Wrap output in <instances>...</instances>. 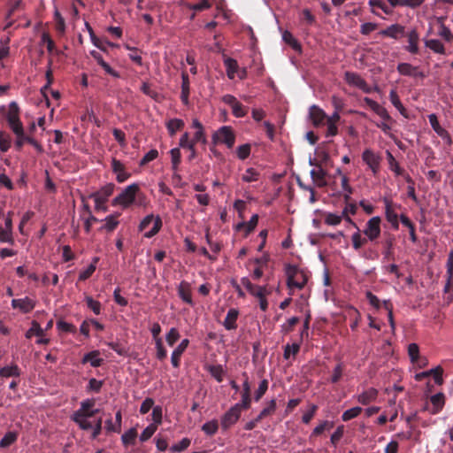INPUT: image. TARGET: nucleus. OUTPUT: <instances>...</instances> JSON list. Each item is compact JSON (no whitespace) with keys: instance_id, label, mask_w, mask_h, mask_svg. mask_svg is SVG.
<instances>
[{"instance_id":"f257e3e1","label":"nucleus","mask_w":453,"mask_h":453,"mask_svg":"<svg viewBox=\"0 0 453 453\" xmlns=\"http://www.w3.org/2000/svg\"><path fill=\"white\" fill-rule=\"evenodd\" d=\"M95 400L87 399L81 403V408L73 414V420L79 425L82 430H88L92 428V424L88 420V418L93 417L99 411H89V408L94 407Z\"/></svg>"},{"instance_id":"f03ea898","label":"nucleus","mask_w":453,"mask_h":453,"mask_svg":"<svg viewBox=\"0 0 453 453\" xmlns=\"http://www.w3.org/2000/svg\"><path fill=\"white\" fill-rule=\"evenodd\" d=\"M287 283L289 288H303L308 281L309 275L304 270L288 265L286 267Z\"/></svg>"},{"instance_id":"7ed1b4c3","label":"nucleus","mask_w":453,"mask_h":453,"mask_svg":"<svg viewBox=\"0 0 453 453\" xmlns=\"http://www.w3.org/2000/svg\"><path fill=\"white\" fill-rule=\"evenodd\" d=\"M140 188L135 183L127 186L118 196L113 199V204L121 205L124 208L128 207L138 194Z\"/></svg>"},{"instance_id":"20e7f679","label":"nucleus","mask_w":453,"mask_h":453,"mask_svg":"<svg viewBox=\"0 0 453 453\" xmlns=\"http://www.w3.org/2000/svg\"><path fill=\"white\" fill-rule=\"evenodd\" d=\"M380 218L372 217L365 224L363 234L370 242H375L380 235Z\"/></svg>"},{"instance_id":"39448f33","label":"nucleus","mask_w":453,"mask_h":453,"mask_svg":"<svg viewBox=\"0 0 453 453\" xmlns=\"http://www.w3.org/2000/svg\"><path fill=\"white\" fill-rule=\"evenodd\" d=\"M212 141L214 143H225L228 148H232L234 144L235 137L231 127L224 126L214 133Z\"/></svg>"},{"instance_id":"423d86ee","label":"nucleus","mask_w":453,"mask_h":453,"mask_svg":"<svg viewBox=\"0 0 453 453\" xmlns=\"http://www.w3.org/2000/svg\"><path fill=\"white\" fill-rule=\"evenodd\" d=\"M242 410L240 403H235L232 406L221 418L222 427L227 429L234 425L239 419Z\"/></svg>"},{"instance_id":"0eeeda50","label":"nucleus","mask_w":453,"mask_h":453,"mask_svg":"<svg viewBox=\"0 0 453 453\" xmlns=\"http://www.w3.org/2000/svg\"><path fill=\"white\" fill-rule=\"evenodd\" d=\"M309 119L318 127L325 124L326 114L320 107L313 104L309 108Z\"/></svg>"},{"instance_id":"6e6552de","label":"nucleus","mask_w":453,"mask_h":453,"mask_svg":"<svg viewBox=\"0 0 453 453\" xmlns=\"http://www.w3.org/2000/svg\"><path fill=\"white\" fill-rule=\"evenodd\" d=\"M345 81L349 85L357 87L363 91L369 93L371 91L370 87L366 83V81L357 73L352 72H346L344 74Z\"/></svg>"},{"instance_id":"1a4fd4ad","label":"nucleus","mask_w":453,"mask_h":453,"mask_svg":"<svg viewBox=\"0 0 453 453\" xmlns=\"http://www.w3.org/2000/svg\"><path fill=\"white\" fill-rule=\"evenodd\" d=\"M362 158L371 168L374 174L377 173L380 163V157L371 150H365L362 154Z\"/></svg>"},{"instance_id":"9d476101","label":"nucleus","mask_w":453,"mask_h":453,"mask_svg":"<svg viewBox=\"0 0 453 453\" xmlns=\"http://www.w3.org/2000/svg\"><path fill=\"white\" fill-rule=\"evenodd\" d=\"M310 174H311V177L313 182L319 188H323L327 185V182L326 180L327 172L323 169L321 165H318V167L313 168L311 171Z\"/></svg>"},{"instance_id":"9b49d317","label":"nucleus","mask_w":453,"mask_h":453,"mask_svg":"<svg viewBox=\"0 0 453 453\" xmlns=\"http://www.w3.org/2000/svg\"><path fill=\"white\" fill-rule=\"evenodd\" d=\"M12 306L14 309H19L24 313H27L35 308V302L29 297L12 299Z\"/></svg>"},{"instance_id":"f8f14e48","label":"nucleus","mask_w":453,"mask_h":453,"mask_svg":"<svg viewBox=\"0 0 453 453\" xmlns=\"http://www.w3.org/2000/svg\"><path fill=\"white\" fill-rule=\"evenodd\" d=\"M114 185L110 183L103 187L99 191L93 193L91 197H93L95 203H105L108 197L113 193Z\"/></svg>"},{"instance_id":"ddd939ff","label":"nucleus","mask_w":453,"mask_h":453,"mask_svg":"<svg viewBox=\"0 0 453 453\" xmlns=\"http://www.w3.org/2000/svg\"><path fill=\"white\" fill-rule=\"evenodd\" d=\"M242 284L247 288V290L256 297H261L262 295H268L270 292L266 287H261L254 285L250 282L248 278L242 279Z\"/></svg>"},{"instance_id":"4468645a","label":"nucleus","mask_w":453,"mask_h":453,"mask_svg":"<svg viewBox=\"0 0 453 453\" xmlns=\"http://www.w3.org/2000/svg\"><path fill=\"white\" fill-rule=\"evenodd\" d=\"M188 340L184 339L174 349L171 356V362L173 367L177 368L180 365V358L182 353L186 350L188 346Z\"/></svg>"},{"instance_id":"2eb2a0df","label":"nucleus","mask_w":453,"mask_h":453,"mask_svg":"<svg viewBox=\"0 0 453 453\" xmlns=\"http://www.w3.org/2000/svg\"><path fill=\"white\" fill-rule=\"evenodd\" d=\"M383 36L398 39L404 35V27L399 24H393L380 32Z\"/></svg>"},{"instance_id":"dca6fc26","label":"nucleus","mask_w":453,"mask_h":453,"mask_svg":"<svg viewBox=\"0 0 453 453\" xmlns=\"http://www.w3.org/2000/svg\"><path fill=\"white\" fill-rule=\"evenodd\" d=\"M195 144L196 142L192 140H189V135L188 133H184L179 142L180 147L183 149H188L190 151V154L188 157V159L190 161L193 158L196 157V150H195Z\"/></svg>"},{"instance_id":"f3484780","label":"nucleus","mask_w":453,"mask_h":453,"mask_svg":"<svg viewBox=\"0 0 453 453\" xmlns=\"http://www.w3.org/2000/svg\"><path fill=\"white\" fill-rule=\"evenodd\" d=\"M407 37H408L409 44L406 47V50L412 54H417L418 52V43L419 41V35H418L417 30L416 29L411 30L407 34Z\"/></svg>"},{"instance_id":"a211bd4d","label":"nucleus","mask_w":453,"mask_h":453,"mask_svg":"<svg viewBox=\"0 0 453 453\" xmlns=\"http://www.w3.org/2000/svg\"><path fill=\"white\" fill-rule=\"evenodd\" d=\"M431 403L433 404L432 409L430 410L431 414H437L439 413L445 403V397L442 393H438L431 396L430 398Z\"/></svg>"},{"instance_id":"6ab92c4d","label":"nucleus","mask_w":453,"mask_h":453,"mask_svg":"<svg viewBox=\"0 0 453 453\" xmlns=\"http://www.w3.org/2000/svg\"><path fill=\"white\" fill-rule=\"evenodd\" d=\"M178 294L185 303L193 304L189 283L181 281L178 287Z\"/></svg>"},{"instance_id":"aec40b11","label":"nucleus","mask_w":453,"mask_h":453,"mask_svg":"<svg viewBox=\"0 0 453 453\" xmlns=\"http://www.w3.org/2000/svg\"><path fill=\"white\" fill-rule=\"evenodd\" d=\"M377 396H378L377 389L371 388L364 391L360 395H358L357 401L360 403L366 405V404H369L370 403L375 401Z\"/></svg>"},{"instance_id":"412c9836","label":"nucleus","mask_w":453,"mask_h":453,"mask_svg":"<svg viewBox=\"0 0 453 453\" xmlns=\"http://www.w3.org/2000/svg\"><path fill=\"white\" fill-rule=\"evenodd\" d=\"M238 311L236 309H230L226 314V317L224 320V326L226 327V329L227 330H233V329H235L237 325H236V319L238 318Z\"/></svg>"},{"instance_id":"4be33fe9","label":"nucleus","mask_w":453,"mask_h":453,"mask_svg":"<svg viewBox=\"0 0 453 453\" xmlns=\"http://www.w3.org/2000/svg\"><path fill=\"white\" fill-rule=\"evenodd\" d=\"M181 79H182V83H181L180 99L184 104L188 105L189 103V100H188V96H189L188 75L186 73H182Z\"/></svg>"},{"instance_id":"5701e85b","label":"nucleus","mask_w":453,"mask_h":453,"mask_svg":"<svg viewBox=\"0 0 453 453\" xmlns=\"http://www.w3.org/2000/svg\"><path fill=\"white\" fill-rule=\"evenodd\" d=\"M224 64L226 68V75L229 79L233 80L234 78L235 73L238 69L237 61L231 58H226L224 59Z\"/></svg>"},{"instance_id":"b1692460","label":"nucleus","mask_w":453,"mask_h":453,"mask_svg":"<svg viewBox=\"0 0 453 453\" xmlns=\"http://www.w3.org/2000/svg\"><path fill=\"white\" fill-rule=\"evenodd\" d=\"M98 351H91L86 354L82 359V363H90L91 366L98 367L102 365L103 359L98 357Z\"/></svg>"},{"instance_id":"393cba45","label":"nucleus","mask_w":453,"mask_h":453,"mask_svg":"<svg viewBox=\"0 0 453 453\" xmlns=\"http://www.w3.org/2000/svg\"><path fill=\"white\" fill-rule=\"evenodd\" d=\"M367 241L369 240L366 237H362L361 232L358 228L357 232L351 235L352 246L356 250H360L367 242Z\"/></svg>"},{"instance_id":"a878e982","label":"nucleus","mask_w":453,"mask_h":453,"mask_svg":"<svg viewBox=\"0 0 453 453\" xmlns=\"http://www.w3.org/2000/svg\"><path fill=\"white\" fill-rule=\"evenodd\" d=\"M18 439V434L13 431H10L4 434L0 441V448L5 449L14 443Z\"/></svg>"},{"instance_id":"bb28decb","label":"nucleus","mask_w":453,"mask_h":453,"mask_svg":"<svg viewBox=\"0 0 453 453\" xmlns=\"http://www.w3.org/2000/svg\"><path fill=\"white\" fill-rule=\"evenodd\" d=\"M276 410V401L272 399L266 407H265L257 417V421H261L264 418L274 413Z\"/></svg>"},{"instance_id":"cd10ccee","label":"nucleus","mask_w":453,"mask_h":453,"mask_svg":"<svg viewBox=\"0 0 453 453\" xmlns=\"http://www.w3.org/2000/svg\"><path fill=\"white\" fill-rule=\"evenodd\" d=\"M425 44L427 48L434 51L435 53L444 54L445 50L443 44L436 39L426 40Z\"/></svg>"},{"instance_id":"c85d7f7f","label":"nucleus","mask_w":453,"mask_h":453,"mask_svg":"<svg viewBox=\"0 0 453 453\" xmlns=\"http://www.w3.org/2000/svg\"><path fill=\"white\" fill-rule=\"evenodd\" d=\"M389 99H390V102L392 103V104L400 111V113L403 116L406 117V114H405L406 110L403 107V105L402 104L395 90L393 89L390 91Z\"/></svg>"},{"instance_id":"c756f323","label":"nucleus","mask_w":453,"mask_h":453,"mask_svg":"<svg viewBox=\"0 0 453 453\" xmlns=\"http://www.w3.org/2000/svg\"><path fill=\"white\" fill-rule=\"evenodd\" d=\"M387 158L388 161L389 168L392 172H394L397 176L400 174H403V169H402L392 155L391 152L387 151Z\"/></svg>"},{"instance_id":"7c9ffc66","label":"nucleus","mask_w":453,"mask_h":453,"mask_svg":"<svg viewBox=\"0 0 453 453\" xmlns=\"http://www.w3.org/2000/svg\"><path fill=\"white\" fill-rule=\"evenodd\" d=\"M184 127L183 120L180 119H170L167 123V129L171 135H174L175 133Z\"/></svg>"},{"instance_id":"2f4dec72","label":"nucleus","mask_w":453,"mask_h":453,"mask_svg":"<svg viewBox=\"0 0 453 453\" xmlns=\"http://www.w3.org/2000/svg\"><path fill=\"white\" fill-rule=\"evenodd\" d=\"M397 71L403 75L413 76L416 75L417 68L410 64L401 63L397 65Z\"/></svg>"},{"instance_id":"473e14b6","label":"nucleus","mask_w":453,"mask_h":453,"mask_svg":"<svg viewBox=\"0 0 453 453\" xmlns=\"http://www.w3.org/2000/svg\"><path fill=\"white\" fill-rule=\"evenodd\" d=\"M257 222H258V216L257 214H255L251 217V219H250L249 222L239 224L237 226V228L241 229L242 227H245L246 234H248L254 230V228L257 225Z\"/></svg>"},{"instance_id":"72a5a7b5","label":"nucleus","mask_w":453,"mask_h":453,"mask_svg":"<svg viewBox=\"0 0 453 453\" xmlns=\"http://www.w3.org/2000/svg\"><path fill=\"white\" fill-rule=\"evenodd\" d=\"M19 375V371L17 365L5 366L0 369V377H17Z\"/></svg>"},{"instance_id":"f704fd0d","label":"nucleus","mask_w":453,"mask_h":453,"mask_svg":"<svg viewBox=\"0 0 453 453\" xmlns=\"http://www.w3.org/2000/svg\"><path fill=\"white\" fill-rule=\"evenodd\" d=\"M430 125L432 126L433 129L440 135L443 136L444 134H447L446 130H444L439 124L437 117L435 114H430L428 116Z\"/></svg>"},{"instance_id":"c9c22d12","label":"nucleus","mask_w":453,"mask_h":453,"mask_svg":"<svg viewBox=\"0 0 453 453\" xmlns=\"http://www.w3.org/2000/svg\"><path fill=\"white\" fill-rule=\"evenodd\" d=\"M172 168L173 171H178L180 163V150L179 148H174L170 150Z\"/></svg>"},{"instance_id":"e433bc0d","label":"nucleus","mask_w":453,"mask_h":453,"mask_svg":"<svg viewBox=\"0 0 453 453\" xmlns=\"http://www.w3.org/2000/svg\"><path fill=\"white\" fill-rule=\"evenodd\" d=\"M33 335L42 336L43 335V329L41 327L39 323L36 321L32 322V326L26 333V337L30 339Z\"/></svg>"},{"instance_id":"4c0bfd02","label":"nucleus","mask_w":453,"mask_h":453,"mask_svg":"<svg viewBox=\"0 0 453 453\" xmlns=\"http://www.w3.org/2000/svg\"><path fill=\"white\" fill-rule=\"evenodd\" d=\"M219 425L217 420H211L204 423L202 430L208 435H213L218 431Z\"/></svg>"},{"instance_id":"58836bf2","label":"nucleus","mask_w":453,"mask_h":453,"mask_svg":"<svg viewBox=\"0 0 453 453\" xmlns=\"http://www.w3.org/2000/svg\"><path fill=\"white\" fill-rule=\"evenodd\" d=\"M362 411V408L361 407H353L351 409H349L347 411H345L343 413H342V418L343 421H349L356 417H357Z\"/></svg>"},{"instance_id":"ea45409f","label":"nucleus","mask_w":453,"mask_h":453,"mask_svg":"<svg viewBox=\"0 0 453 453\" xmlns=\"http://www.w3.org/2000/svg\"><path fill=\"white\" fill-rule=\"evenodd\" d=\"M54 19H55V21H56V29L59 33L63 34L65 32V23L64 18L60 14V12L58 10V8H55Z\"/></svg>"},{"instance_id":"a19ab883","label":"nucleus","mask_w":453,"mask_h":453,"mask_svg":"<svg viewBox=\"0 0 453 453\" xmlns=\"http://www.w3.org/2000/svg\"><path fill=\"white\" fill-rule=\"evenodd\" d=\"M19 118L18 104L15 102H12L9 105V111L7 113V120H8V122H10V121H14V120H19Z\"/></svg>"},{"instance_id":"79ce46f5","label":"nucleus","mask_w":453,"mask_h":453,"mask_svg":"<svg viewBox=\"0 0 453 453\" xmlns=\"http://www.w3.org/2000/svg\"><path fill=\"white\" fill-rule=\"evenodd\" d=\"M386 218L388 222H390L393 226L397 227L398 226V216L397 214L393 211L389 203H387L386 205Z\"/></svg>"},{"instance_id":"37998d69","label":"nucleus","mask_w":453,"mask_h":453,"mask_svg":"<svg viewBox=\"0 0 453 453\" xmlns=\"http://www.w3.org/2000/svg\"><path fill=\"white\" fill-rule=\"evenodd\" d=\"M300 349V346L297 343L288 344L284 349V358L288 359L291 356L295 357Z\"/></svg>"},{"instance_id":"c03bdc74","label":"nucleus","mask_w":453,"mask_h":453,"mask_svg":"<svg viewBox=\"0 0 453 453\" xmlns=\"http://www.w3.org/2000/svg\"><path fill=\"white\" fill-rule=\"evenodd\" d=\"M136 435H137L136 430L134 428H131L122 434V436H121L122 442L125 445L132 444V443H134Z\"/></svg>"},{"instance_id":"a18cd8bd","label":"nucleus","mask_w":453,"mask_h":453,"mask_svg":"<svg viewBox=\"0 0 453 453\" xmlns=\"http://www.w3.org/2000/svg\"><path fill=\"white\" fill-rule=\"evenodd\" d=\"M157 426L155 424H150V426H148L141 434L140 440L142 441H148L157 431Z\"/></svg>"},{"instance_id":"49530a36","label":"nucleus","mask_w":453,"mask_h":453,"mask_svg":"<svg viewBox=\"0 0 453 453\" xmlns=\"http://www.w3.org/2000/svg\"><path fill=\"white\" fill-rule=\"evenodd\" d=\"M423 0H397L396 2H394L392 6H409L411 8L419 6L422 4Z\"/></svg>"},{"instance_id":"de8ad7c7","label":"nucleus","mask_w":453,"mask_h":453,"mask_svg":"<svg viewBox=\"0 0 453 453\" xmlns=\"http://www.w3.org/2000/svg\"><path fill=\"white\" fill-rule=\"evenodd\" d=\"M267 388H268V380L264 379L260 382L258 388L255 392V400L257 402L262 398V396L265 394Z\"/></svg>"},{"instance_id":"09e8293b","label":"nucleus","mask_w":453,"mask_h":453,"mask_svg":"<svg viewBox=\"0 0 453 453\" xmlns=\"http://www.w3.org/2000/svg\"><path fill=\"white\" fill-rule=\"evenodd\" d=\"M342 188L345 192L344 199L348 201L350 198V195L352 194V188L349 184V178L346 175L342 176Z\"/></svg>"},{"instance_id":"8fccbe9b","label":"nucleus","mask_w":453,"mask_h":453,"mask_svg":"<svg viewBox=\"0 0 453 453\" xmlns=\"http://www.w3.org/2000/svg\"><path fill=\"white\" fill-rule=\"evenodd\" d=\"M104 221H105V224L103 226V228H104L108 232L113 231L119 224V221L116 219V218L111 215L106 217Z\"/></svg>"},{"instance_id":"3c124183","label":"nucleus","mask_w":453,"mask_h":453,"mask_svg":"<svg viewBox=\"0 0 453 453\" xmlns=\"http://www.w3.org/2000/svg\"><path fill=\"white\" fill-rule=\"evenodd\" d=\"M211 376H213L217 381L221 382L223 380L224 371L220 365H213L209 369Z\"/></svg>"},{"instance_id":"603ef678","label":"nucleus","mask_w":453,"mask_h":453,"mask_svg":"<svg viewBox=\"0 0 453 453\" xmlns=\"http://www.w3.org/2000/svg\"><path fill=\"white\" fill-rule=\"evenodd\" d=\"M86 303L89 309L93 311L95 314H99L101 311V303L98 301L94 300L90 296L86 297Z\"/></svg>"},{"instance_id":"864d4df0","label":"nucleus","mask_w":453,"mask_h":453,"mask_svg":"<svg viewBox=\"0 0 453 453\" xmlns=\"http://www.w3.org/2000/svg\"><path fill=\"white\" fill-rule=\"evenodd\" d=\"M190 445V440L188 438H183L180 442L173 445L171 447V450L173 452H180L186 449Z\"/></svg>"},{"instance_id":"5fc2aeb1","label":"nucleus","mask_w":453,"mask_h":453,"mask_svg":"<svg viewBox=\"0 0 453 453\" xmlns=\"http://www.w3.org/2000/svg\"><path fill=\"white\" fill-rule=\"evenodd\" d=\"M156 348H157V357L159 360H164L167 356V352L163 346L161 338H157Z\"/></svg>"},{"instance_id":"6e6d98bb","label":"nucleus","mask_w":453,"mask_h":453,"mask_svg":"<svg viewBox=\"0 0 453 453\" xmlns=\"http://www.w3.org/2000/svg\"><path fill=\"white\" fill-rule=\"evenodd\" d=\"M250 154V145L243 144L237 148V156L240 159H246Z\"/></svg>"},{"instance_id":"4d7b16f0","label":"nucleus","mask_w":453,"mask_h":453,"mask_svg":"<svg viewBox=\"0 0 453 453\" xmlns=\"http://www.w3.org/2000/svg\"><path fill=\"white\" fill-rule=\"evenodd\" d=\"M180 338L178 330L174 327L171 328L166 334V342L170 346H173Z\"/></svg>"},{"instance_id":"13d9d810","label":"nucleus","mask_w":453,"mask_h":453,"mask_svg":"<svg viewBox=\"0 0 453 453\" xmlns=\"http://www.w3.org/2000/svg\"><path fill=\"white\" fill-rule=\"evenodd\" d=\"M258 173L253 168H248L242 175V180L246 182H252L257 180Z\"/></svg>"},{"instance_id":"bf43d9fd","label":"nucleus","mask_w":453,"mask_h":453,"mask_svg":"<svg viewBox=\"0 0 453 453\" xmlns=\"http://www.w3.org/2000/svg\"><path fill=\"white\" fill-rule=\"evenodd\" d=\"M342 217V215L328 213L325 218V222L330 226H337L341 223Z\"/></svg>"},{"instance_id":"052dcab7","label":"nucleus","mask_w":453,"mask_h":453,"mask_svg":"<svg viewBox=\"0 0 453 453\" xmlns=\"http://www.w3.org/2000/svg\"><path fill=\"white\" fill-rule=\"evenodd\" d=\"M10 9L7 12L6 18L10 19L11 16L19 9L22 7V1L21 0H10L9 2Z\"/></svg>"},{"instance_id":"680f3d73","label":"nucleus","mask_w":453,"mask_h":453,"mask_svg":"<svg viewBox=\"0 0 453 453\" xmlns=\"http://www.w3.org/2000/svg\"><path fill=\"white\" fill-rule=\"evenodd\" d=\"M231 108H232L233 114L237 118L244 117L247 114V110L239 102H237Z\"/></svg>"},{"instance_id":"e2e57ef3","label":"nucleus","mask_w":453,"mask_h":453,"mask_svg":"<svg viewBox=\"0 0 453 453\" xmlns=\"http://www.w3.org/2000/svg\"><path fill=\"white\" fill-rule=\"evenodd\" d=\"M12 232L0 226V242H12Z\"/></svg>"},{"instance_id":"0e129e2a","label":"nucleus","mask_w":453,"mask_h":453,"mask_svg":"<svg viewBox=\"0 0 453 453\" xmlns=\"http://www.w3.org/2000/svg\"><path fill=\"white\" fill-rule=\"evenodd\" d=\"M11 145V141L9 135L4 133H0V150L3 152H5L9 150Z\"/></svg>"},{"instance_id":"69168bd1","label":"nucleus","mask_w":453,"mask_h":453,"mask_svg":"<svg viewBox=\"0 0 453 453\" xmlns=\"http://www.w3.org/2000/svg\"><path fill=\"white\" fill-rule=\"evenodd\" d=\"M418 352H419L418 346L416 343H411L408 346V353H409L411 362H416L418 360Z\"/></svg>"},{"instance_id":"338daca9","label":"nucleus","mask_w":453,"mask_h":453,"mask_svg":"<svg viewBox=\"0 0 453 453\" xmlns=\"http://www.w3.org/2000/svg\"><path fill=\"white\" fill-rule=\"evenodd\" d=\"M342 372H343V367H342V364H338L334 368V371H333V375L331 377V382L332 383H336L339 381V380L341 379L342 375Z\"/></svg>"},{"instance_id":"774afa93","label":"nucleus","mask_w":453,"mask_h":453,"mask_svg":"<svg viewBox=\"0 0 453 453\" xmlns=\"http://www.w3.org/2000/svg\"><path fill=\"white\" fill-rule=\"evenodd\" d=\"M439 35L447 42H450L453 39V34L444 24H441L440 27Z\"/></svg>"}]
</instances>
